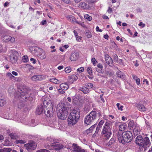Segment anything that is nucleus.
I'll return each instance as SVG.
<instances>
[{
	"mask_svg": "<svg viewBox=\"0 0 152 152\" xmlns=\"http://www.w3.org/2000/svg\"><path fill=\"white\" fill-rule=\"evenodd\" d=\"M87 70L89 75L90 76H91L92 74V70L91 67L90 66L88 67Z\"/></svg>",
	"mask_w": 152,
	"mask_h": 152,
	"instance_id": "c9c22d12",
	"label": "nucleus"
},
{
	"mask_svg": "<svg viewBox=\"0 0 152 152\" xmlns=\"http://www.w3.org/2000/svg\"><path fill=\"white\" fill-rule=\"evenodd\" d=\"M28 61V58H23L22 59V61L23 62H26Z\"/></svg>",
	"mask_w": 152,
	"mask_h": 152,
	"instance_id": "603ef678",
	"label": "nucleus"
},
{
	"mask_svg": "<svg viewBox=\"0 0 152 152\" xmlns=\"http://www.w3.org/2000/svg\"><path fill=\"white\" fill-rule=\"evenodd\" d=\"M72 68L70 66H68L65 68V72L66 73H69L71 71Z\"/></svg>",
	"mask_w": 152,
	"mask_h": 152,
	"instance_id": "58836bf2",
	"label": "nucleus"
},
{
	"mask_svg": "<svg viewBox=\"0 0 152 152\" xmlns=\"http://www.w3.org/2000/svg\"><path fill=\"white\" fill-rule=\"evenodd\" d=\"M6 103V100L2 96L0 97V107L4 106Z\"/></svg>",
	"mask_w": 152,
	"mask_h": 152,
	"instance_id": "473e14b6",
	"label": "nucleus"
},
{
	"mask_svg": "<svg viewBox=\"0 0 152 152\" xmlns=\"http://www.w3.org/2000/svg\"><path fill=\"white\" fill-rule=\"evenodd\" d=\"M138 25L139 26H142V27H144L145 26V24L143 23L142 22H140Z\"/></svg>",
	"mask_w": 152,
	"mask_h": 152,
	"instance_id": "bf43d9fd",
	"label": "nucleus"
},
{
	"mask_svg": "<svg viewBox=\"0 0 152 152\" xmlns=\"http://www.w3.org/2000/svg\"><path fill=\"white\" fill-rule=\"evenodd\" d=\"M10 114H9L8 115L9 116H6L5 117H4V118H5L6 119H12V118L10 116Z\"/></svg>",
	"mask_w": 152,
	"mask_h": 152,
	"instance_id": "0e129e2a",
	"label": "nucleus"
},
{
	"mask_svg": "<svg viewBox=\"0 0 152 152\" xmlns=\"http://www.w3.org/2000/svg\"><path fill=\"white\" fill-rule=\"evenodd\" d=\"M115 142V140L113 138H112L109 141L107 144V145L108 146H110Z\"/></svg>",
	"mask_w": 152,
	"mask_h": 152,
	"instance_id": "72a5a7b5",
	"label": "nucleus"
},
{
	"mask_svg": "<svg viewBox=\"0 0 152 152\" xmlns=\"http://www.w3.org/2000/svg\"><path fill=\"white\" fill-rule=\"evenodd\" d=\"M60 87L64 90H66L69 88V86L66 83H62L60 85Z\"/></svg>",
	"mask_w": 152,
	"mask_h": 152,
	"instance_id": "a878e982",
	"label": "nucleus"
},
{
	"mask_svg": "<svg viewBox=\"0 0 152 152\" xmlns=\"http://www.w3.org/2000/svg\"><path fill=\"white\" fill-rule=\"evenodd\" d=\"M105 60L107 63L110 66L113 65V61L111 58H105Z\"/></svg>",
	"mask_w": 152,
	"mask_h": 152,
	"instance_id": "b1692460",
	"label": "nucleus"
},
{
	"mask_svg": "<svg viewBox=\"0 0 152 152\" xmlns=\"http://www.w3.org/2000/svg\"><path fill=\"white\" fill-rule=\"evenodd\" d=\"M112 126L110 123L106 122L103 127L101 132V134L105 138L108 139L112 134Z\"/></svg>",
	"mask_w": 152,
	"mask_h": 152,
	"instance_id": "423d86ee",
	"label": "nucleus"
},
{
	"mask_svg": "<svg viewBox=\"0 0 152 152\" xmlns=\"http://www.w3.org/2000/svg\"><path fill=\"white\" fill-rule=\"evenodd\" d=\"M7 76L10 77V78H12V77H14V76L13 75L10 73V72H9V73H8L7 74Z\"/></svg>",
	"mask_w": 152,
	"mask_h": 152,
	"instance_id": "4d7b16f0",
	"label": "nucleus"
},
{
	"mask_svg": "<svg viewBox=\"0 0 152 152\" xmlns=\"http://www.w3.org/2000/svg\"><path fill=\"white\" fill-rule=\"evenodd\" d=\"M85 86L86 87L88 88V89H90L92 87L93 85L91 83H87L85 84Z\"/></svg>",
	"mask_w": 152,
	"mask_h": 152,
	"instance_id": "37998d69",
	"label": "nucleus"
},
{
	"mask_svg": "<svg viewBox=\"0 0 152 152\" xmlns=\"http://www.w3.org/2000/svg\"><path fill=\"white\" fill-rule=\"evenodd\" d=\"M30 60L31 61H32V63L34 64L36 63V60H35L34 59L32 58H31L30 59Z\"/></svg>",
	"mask_w": 152,
	"mask_h": 152,
	"instance_id": "338daca9",
	"label": "nucleus"
},
{
	"mask_svg": "<svg viewBox=\"0 0 152 152\" xmlns=\"http://www.w3.org/2000/svg\"><path fill=\"white\" fill-rule=\"evenodd\" d=\"M89 3H94L97 1L99 0H87Z\"/></svg>",
	"mask_w": 152,
	"mask_h": 152,
	"instance_id": "09e8293b",
	"label": "nucleus"
},
{
	"mask_svg": "<svg viewBox=\"0 0 152 152\" xmlns=\"http://www.w3.org/2000/svg\"><path fill=\"white\" fill-rule=\"evenodd\" d=\"M143 82L144 83L143 84L146 83L147 86L149 85V82L146 79H144L143 81Z\"/></svg>",
	"mask_w": 152,
	"mask_h": 152,
	"instance_id": "e2e57ef3",
	"label": "nucleus"
},
{
	"mask_svg": "<svg viewBox=\"0 0 152 152\" xmlns=\"http://www.w3.org/2000/svg\"><path fill=\"white\" fill-rule=\"evenodd\" d=\"M20 55L15 50H13L12 53L10 55V57H18L21 55L20 53Z\"/></svg>",
	"mask_w": 152,
	"mask_h": 152,
	"instance_id": "5701e85b",
	"label": "nucleus"
},
{
	"mask_svg": "<svg viewBox=\"0 0 152 152\" xmlns=\"http://www.w3.org/2000/svg\"><path fill=\"white\" fill-rule=\"evenodd\" d=\"M12 150V149L10 148H4L0 149V152H10Z\"/></svg>",
	"mask_w": 152,
	"mask_h": 152,
	"instance_id": "c756f323",
	"label": "nucleus"
},
{
	"mask_svg": "<svg viewBox=\"0 0 152 152\" xmlns=\"http://www.w3.org/2000/svg\"><path fill=\"white\" fill-rule=\"evenodd\" d=\"M97 117V112L93 110L86 116L84 118V123L88 125L93 123Z\"/></svg>",
	"mask_w": 152,
	"mask_h": 152,
	"instance_id": "6e6552de",
	"label": "nucleus"
},
{
	"mask_svg": "<svg viewBox=\"0 0 152 152\" xmlns=\"http://www.w3.org/2000/svg\"><path fill=\"white\" fill-rule=\"evenodd\" d=\"M84 18L89 21H91L92 19V17L90 16L88 14H86L84 15Z\"/></svg>",
	"mask_w": 152,
	"mask_h": 152,
	"instance_id": "e433bc0d",
	"label": "nucleus"
},
{
	"mask_svg": "<svg viewBox=\"0 0 152 152\" xmlns=\"http://www.w3.org/2000/svg\"><path fill=\"white\" fill-rule=\"evenodd\" d=\"M137 107L140 111H145L146 110V108L142 104H139L137 105Z\"/></svg>",
	"mask_w": 152,
	"mask_h": 152,
	"instance_id": "393cba45",
	"label": "nucleus"
},
{
	"mask_svg": "<svg viewBox=\"0 0 152 152\" xmlns=\"http://www.w3.org/2000/svg\"><path fill=\"white\" fill-rule=\"evenodd\" d=\"M45 78H46V77L44 75H35L31 77V80L33 81H37L42 80Z\"/></svg>",
	"mask_w": 152,
	"mask_h": 152,
	"instance_id": "ddd939ff",
	"label": "nucleus"
},
{
	"mask_svg": "<svg viewBox=\"0 0 152 152\" xmlns=\"http://www.w3.org/2000/svg\"><path fill=\"white\" fill-rule=\"evenodd\" d=\"M16 143L17 144L20 143V144H24L26 143V141L25 140H16Z\"/></svg>",
	"mask_w": 152,
	"mask_h": 152,
	"instance_id": "4c0bfd02",
	"label": "nucleus"
},
{
	"mask_svg": "<svg viewBox=\"0 0 152 152\" xmlns=\"http://www.w3.org/2000/svg\"><path fill=\"white\" fill-rule=\"evenodd\" d=\"M69 78L70 80H71V82L72 83L76 81L78 78L75 75H72L71 76H69Z\"/></svg>",
	"mask_w": 152,
	"mask_h": 152,
	"instance_id": "cd10ccee",
	"label": "nucleus"
},
{
	"mask_svg": "<svg viewBox=\"0 0 152 152\" xmlns=\"http://www.w3.org/2000/svg\"><path fill=\"white\" fill-rule=\"evenodd\" d=\"M101 128L97 126V127L96 128V131L95 132L94 134H98V133L99 132V130H100Z\"/></svg>",
	"mask_w": 152,
	"mask_h": 152,
	"instance_id": "3c124183",
	"label": "nucleus"
},
{
	"mask_svg": "<svg viewBox=\"0 0 152 152\" xmlns=\"http://www.w3.org/2000/svg\"><path fill=\"white\" fill-rule=\"evenodd\" d=\"M135 142L139 146V149L141 151H144L145 148L149 147L151 144L149 138L147 137L143 138L140 135L137 137L135 139Z\"/></svg>",
	"mask_w": 152,
	"mask_h": 152,
	"instance_id": "f257e3e1",
	"label": "nucleus"
},
{
	"mask_svg": "<svg viewBox=\"0 0 152 152\" xmlns=\"http://www.w3.org/2000/svg\"><path fill=\"white\" fill-rule=\"evenodd\" d=\"M136 124H135L133 121H129L128 125V127L130 130H132L134 129Z\"/></svg>",
	"mask_w": 152,
	"mask_h": 152,
	"instance_id": "bb28decb",
	"label": "nucleus"
},
{
	"mask_svg": "<svg viewBox=\"0 0 152 152\" xmlns=\"http://www.w3.org/2000/svg\"><path fill=\"white\" fill-rule=\"evenodd\" d=\"M79 7L84 10H88L89 9L90 7L86 3L81 2L80 3Z\"/></svg>",
	"mask_w": 152,
	"mask_h": 152,
	"instance_id": "f3484780",
	"label": "nucleus"
},
{
	"mask_svg": "<svg viewBox=\"0 0 152 152\" xmlns=\"http://www.w3.org/2000/svg\"><path fill=\"white\" fill-rule=\"evenodd\" d=\"M79 56V52L76 51L72 53L71 54V56L72 57H78Z\"/></svg>",
	"mask_w": 152,
	"mask_h": 152,
	"instance_id": "f704fd0d",
	"label": "nucleus"
},
{
	"mask_svg": "<svg viewBox=\"0 0 152 152\" xmlns=\"http://www.w3.org/2000/svg\"><path fill=\"white\" fill-rule=\"evenodd\" d=\"M28 69L29 70L33 69H34L33 67L32 66H30L29 65H28Z\"/></svg>",
	"mask_w": 152,
	"mask_h": 152,
	"instance_id": "774afa93",
	"label": "nucleus"
},
{
	"mask_svg": "<svg viewBox=\"0 0 152 152\" xmlns=\"http://www.w3.org/2000/svg\"><path fill=\"white\" fill-rule=\"evenodd\" d=\"M85 35L88 38L91 37L92 36L91 33L90 31H88L86 32Z\"/></svg>",
	"mask_w": 152,
	"mask_h": 152,
	"instance_id": "a18cd8bd",
	"label": "nucleus"
},
{
	"mask_svg": "<svg viewBox=\"0 0 152 152\" xmlns=\"http://www.w3.org/2000/svg\"><path fill=\"white\" fill-rule=\"evenodd\" d=\"M47 99L46 98L44 99L43 106L42 105H40L37 107L36 112V114L38 115H40L44 111V113L46 116L45 118L46 119L47 117L48 111L46 112V110H47L48 109L47 108Z\"/></svg>",
	"mask_w": 152,
	"mask_h": 152,
	"instance_id": "1a4fd4ad",
	"label": "nucleus"
},
{
	"mask_svg": "<svg viewBox=\"0 0 152 152\" xmlns=\"http://www.w3.org/2000/svg\"><path fill=\"white\" fill-rule=\"evenodd\" d=\"M126 124H121L119 126V131H124L126 127Z\"/></svg>",
	"mask_w": 152,
	"mask_h": 152,
	"instance_id": "2f4dec72",
	"label": "nucleus"
},
{
	"mask_svg": "<svg viewBox=\"0 0 152 152\" xmlns=\"http://www.w3.org/2000/svg\"><path fill=\"white\" fill-rule=\"evenodd\" d=\"M72 146L73 147V151L74 152H86V150L83 149L77 144L73 143Z\"/></svg>",
	"mask_w": 152,
	"mask_h": 152,
	"instance_id": "f8f14e48",
	"label": "nucleus"
},
{
	"mask_svg": "<svg viewBox=\"0 0 152 152\" xmlns=\"http://www.w3.org/2000/svg\"><path fill=\"white\" fill-rule=\"evenodd\" d=\"M10 60L11 63H14L16 62L17 60V58H10Z\"/></svg>",
	"mask_w": 152,
	"mask_h": 152,
	"instance_id": "79ce46f5",
	"label": "nucleus"
},
{
	"mask_svg": "<svg viewBox=\"0 0 152 152\" xmlns=\"http://www.w3.org/2000/svg\"><path fill=\"white\" fill-rule=\"evenodd\" d=\"M23 104L22 103H19L18 104V107L20 109H21L23 107Z\"/></svg>",
	"mask_w": 152,
	"mask_h": 152,
	"instance_id": "8fccbe9b",
	"label": "nucleus"
},
{
	"mask_svg": "<svg viewBox=\"0 0 152 152\" xmlns=\"http://www.w3.org/2000/svg\"><path fill=\"white\" fill-rule=\"evenodd\" d=\"M118 110H121V111L123 110V106L120 105V104L118 103L116 104Z\"/></svg>",
	"mask_w": 152,
	"mask_h": 152,
	"instance_id": "a19ab883",
	"label": "nucleus"
},
{
	"mask_svg": "<svg viewBox=\"0 0 152 152\" xmlns=\"http://www.w3.org/2000/svg\"><path fill=\"white\" fill-rule=\"evenodd\" d=\"M117 136L119 142L124 144L130 142L133 138L132 134L129 131L124 132L122 134H118Z\"/></svg>",
	"mask_w": 152,
	"mask_h": 152,
	"instance_id": "f03ea898",
	"label": "nucleus"
},
{
	"mask_svg": "<svg viewBox=\"0 0 152 152\" xmlns=\"http://www.w3.org/2000/svg\"><path fill=\"white\" fill-rule=\"evenodd\" d=\"M37 152H48V150L45 149H41L37 151Z\"/></svg>",
	"mask_w": 152,
	"mask_h": 152,
	"instance_id": "6e6d98bb",
	"label": "nucleus"
},
{
	"mask_svg": "<svg viewBox=\"0 0 152 152\" xmlns=\"http://www.w3.org/2000/svg\"><path fill=\"white\" fill-rule=\"evenodd\" d=\"M56 142L53 139L50 137L48 138V149H50L52 148L53 146V145Z\"/></svg>",
	"mask_w": 152,
	"mask_h": 152,
	"instance_id": "a211bd4d",
	"label": "nucleus"
},
{
	"mask_svg": "<svg viewBox=\"0 0 152 152\" xmlns=\"http://www.w3.org/2000/svg\"><path fill=\"white\" fill-rule=\"evenodd\" d=\"M65 3L66 4H68L70 2V0H61Z\"/></svg>",
	"mask_w": 152,
	"mask_h": 152,
	"instance_id": "69168bd1",
	"label": "nucleus"
},
{
	"mask_svg": "<svg viewBox=\"0 0 152 152\" xmlns=\"http://www.w3.org/2000/svg\"><path fill=\"white\" fill-rule=\"evenodd\" d=\"M96 69L98 72L102 73L103 72V67L102 64L100 63L98 64L97 67L96 68Z\"/></svg>",
	"mask_w": 152,
	"mask_h": 152,
	"instance_id": "6ab92c4d",
	"label": "nucleus"
},
{
	"mask_svg": "<svg viewBox=\"0 0 152 152\" xmlns=\"http://www.w3.org/2000/svg\"><path fill=\"white\" fill-rule=\"evenodd\" d=\"M29 49L31 53L35 56H40L42 55V50L39 47L31 46L30 47Z\"/></svg>",
	"mask_w": 152,
	"mask_h": 152,
	"instance_id": "9d476101",
	"label": "nucleus"
},
{
	"mask_svg": "<svg viewBox=\"0 0 152 152\" xmlns=\"http://www.w3.org/2000/svg\"><path fill=\"white\" fill-rule=\"evenodd\" d=\"M47 23V20H44L41 21L40 23V24L42 25H44Z\"/></svg>",
	"mask_w": 152,
	"mask_h": 152,
	"instance_id": "5fc2aeb1",
	"label": "nucleus"
},
{
	"mask_svg": "<svg viewBox=\"0 0 152 152\" xmlns=\"http://www.w3.org/2000/svg\"><path fill=\"white\" fill-rule=\"evenodd\" d=\"M80 117V112L78 109H74L70 114L68 119L69 126L75 125L78 122Z\"/></svg>",
	"mask_w": 152,
	"mask_h": 152,
	"instance_id": "7ed1b4c3",
	"label": "nucleus"
},
{
	"mask_svg": "<svg viewBox=\"0 0 152 152\" xmlns=\"http://www.w3.org/2000/svg\"><path fill=\"white\" fill-rule=\"evenodd\" d=\"M65 90L62 89L61 88L59 89L58 90V92L61 94H64L65 93Z\"/></svg>",
	"mask_w": 152,
	"mask_h": 152,
	"instance_id": "864d4df0",
	"label": "nucleus"
},
{
	"mask_svg": "<svg viewBox=\"0 0 152 152\" xmlns=\"http://www.w3.org/2000/svg\"><path fill=\"white\" fill-rule=\"evenodd\" d=\"M132 130L133 131L134 135H137L140 134L141 129L138 125L136 124L134 129Z\"/></svg>",
	"mask_w": 152,
	"mask_h": 152,
	"instance_id": "dca6fc26",
	"label": "nucleus"
},
{
	"mask_svg": "<svg viewBox=\"0 0 152 152\" xmlns=\"http://www.w3.org/2000/svg\"><path fill=\"white\" fill-rule=\"evenodd\" d=\"M107 12L109 13H111L112 12V8H110V7H109L107 11Z\"/></svg>",
	"mask_w": 152,
	"mask_h": 152,
	"instance_id": "052dcab7",
	"label": "nucleus"
},
{
	"mask_svg": "<svg viewBox=\"0 0 152 152\" xmlns=\"http://www.w3.org/2000/svg\"><path fill=\"white\" fill-rule=\"evenodd\" d=\"M96 30L97 31H99L100 32H102V29H99V28L98 26L96 27Z\"/></svg>",
	"mask_w": 152,
	"mask_h": 152,
	"instance_id": "680f3d73",
	"label": "nucleus"
},
{
	"mask_svg": "<svg viewBox=\"0 0 152 152\" xmlns=\"http://www.w3.org/2000/svg\"><path fill=\"white\" fill-rule=\"evenodd\" d=\"M49 81L55 84H59L60 83L61 81L58 80L56 78H51L49 80Z\"/></svg>",
	"mask_w": 152,
	"mask_h": 152,
	"instance_id": "c85d7f7f",
	"label": "nucleus"
},
{
	"mask_svg": "<svg viewBox=\"0 0 152 152\" xmlns=\"http://www.w3.org/2000/svg\"><path fill=\"white\" fill-rule=\"evenodd\" d=\"M58 106V110L57 112L58 117L60 119L64 120L66 118L68 115L67 107L63 103L59 104Z\"/></svg>",
	"mask_w": 152,
	"mask_h": 152,
	"instance_id": "39448f33",
	"label": "nucleus"
},
{
	"mask_svg": "<svg viewBox=\"0 0 152 152\" xmlns=\"http://www.w3.org/2000/svg\"><path fill=\"white\" fill-rule=\"evenodd\" d=\"M104 121L103 120H101L97 126L101 128L102 127V126L104 123Z\"/></svg>",
	"mask_w": 152,
	"mask_h": 152,
	"instance_id": "49530a36",
	"label": "nucleus"
},
{
	"mask_svg": "<svg viewBox=\"0 0 152 152\" xmlns=\"http://www.w3.org/2000/svg\"><path fill=\"white\" fill-rule=\"evenodd\" d=\"M3 40L6 42H10L12 43L15 42V39L14 37H11L9 35H6L4 37Z\"/></svg>",
	"mask_w": 152,
	"mask_h": 152,
	"instance_id": "4468645a",
	"label": "nucleus"
},
{
	"mask_svg": "<svg viewBox=\"0 0 152 152\" xmlns=\"http://www.w3.org/2000/svg\"><path fill=\"white\" fill-rule=\"evenodd\" d=\"M79 24L81 26L84 28H86V26L85 25L84 23L83 22L80 21V23Z\"/></svg>",
	"mask_w": 152,
	"mask_h": 152,
	"instance_id": "13d9d810",
	"label": "nucleus"
},
{
	"mask_svg": "<svg viewBox=\"0 0 152 152\" xmlns=\"http://www.w3.org/2000/svg\"><path fill=\"white\" fill-rule=\"evenodd\" d=\"M79 90L81 91L85 94H87L89 93V90L88 88L86 86H83L80 87L79 88Z\"/></svg>",
	"mask_w": 152,
	"mask_h": 152,
	"instance_id": "4be33fe9",
	"label": "nucleus"
},
{
	"mask_svg": "<svg viewBox=\"0 0 152 152\" xmlns=\"http://www.w3.org/2000/svg\"><path fill=\"white\" fill-rule=\"evenodd\" d=\"M30 91L26 89H22L18 90V93L15 96V97H18L19 99H21L22 101L28 100L31 101L32 100L33 98L30 96Z\"/></svg>",
	"mask_w": 152,
	"mask_h": 152,
	"instance_id": "20e7f679",
	"label": "nucleus"
},
{
	"mask_svg": "<svg viewBox=\"0 0 152 152\" xmlns=\"http://www.w3.org/2000/svg\"><path fill=\"white\" fill-rule=\"evenodd\" d=\"M24 146L28 151H30L36 149L37 145L33 141H31L29 143L24 145Z\"/></svg>",
	"mask_w": 152,
	"mask_h": 152,
	"instance_id": "9b49d317",
	"label": "nucleus"
},
{
	"mask_svg": "<svg viewBox=\"0 0 152 152\" xmlns=\"http://www.w3.org/2000/svg\"><path fill=\"white\" fill-rule=\"evenodd\" d=\"M54 99V96L53 95L49 96V98H48L49 99L48 101V105L50 104V109L48 110V114L49 115V117H48V119L51 123H53L54 120L53 117V107Z\"/></svg>",
	"mask_w": 152,
	"mask_h": 152,
	"instance_id": "0eeeda50",
	"label": "nucleus"
},
{
	"mask_svg": "<svg viewBox=\"0 0 152 152\" xmlns=\"http://www.w3.org/2000/svg\"><path fill=\"white\" fill-rule=\"evenodd\" d=\"M67 19L71 22H74L75 20V18L72 15H68L66 17Z\"/></svg>",
	"mask_w": 152,
	"mask_h": 152,
	"instance_id": "7c9ffc66",
	"label": "nucleus"
},
{
	"mask_svg": "<svg viewBox=\"0 0 152 152\" xmlns=\"http://www.w3.org/2000/svg\"><path fill=\"white\" fill-rule=\"evenodd\" d=\"M84 68L83 67H81L77 69V71L78 72L81 73L83 72L84 71Z\"/></svg>",
	"mask_w": 152,
	"mask_h": 152,
	"instance_id": "c03bdc74",
	"label": "nucleus"
},
{
	"mask_svg": "<svg viewBox=\"0 0 152 152\" xmlns=\"http://www.w3.org/2000/svg\"><path fill=\"white\" fill-rule=\"evenodd\" d=\"M23 123L26 125H28L29 126H34L38 124L36 123L35 122V121L34 119H32L30 122H23Z\"/></svg>",
	"mask_w": 152,
	"mask_h": 152,
	"instance_id": "412c9836",
	"label": "nucleus"
},
{
	"mask_svg": "<svg viewBox=\"0 0 152 152\" xmlns=\"http://www.w3.org/2000/svg\"><path fill=\"white\" fill-rule=\"evenodd\" d=\"M63 147V145L61 144L55 143V144L53 145L51 149L56 151H59Z\"/></svg>",
	"mask_w": 152,
	"mask_h": 152,
	"instance_id": "2eb2a0df",
	"label": "nucleus"
},
{
	"mask_svg": "<svg viewBox=\"0 0 152 152\" xmlns=\"http://www.w3.org/2000/svg\"><path fill=\"white\" fill-rule=\"evenodd\" d=\"M117 77L121 78L123 80H125L126 76L123 72L120 70H118L116 72Z\"/></svg>",
	"mask_w": 152,
	"mask_h": 152,
	"instance_id": "aec40b11",
	"label": "nucleus"
},
{
	"mask_svg": "<svg viewBox=\"0 0 152 152\" xmlns=\"http://www.w3.org/2000/svg\"><path fill=\"white\" fill-rule=\"evenodd\" d=\"M91 61L93 63V64L95 66L96 64L97 63V61H96V59L95 58H93L91 59Z\"/></svg>",
	"mask_w": 152,
	"mask_h": 152,
	"instance_id": "de8ad7c7",
	"label": "nucleus"
},
{
	"mask_svg": "<svg viewBox=\"0 0 152 152\" xmlns=\"http://www.w3.org/2000/svg\"><path fill=\"white\" fill-rule=\"evenodd\" d=\"M96 124H95L91 126L90 128L86 130V132H87L88 131H90L89 132H92V131L93 130V129L95 128V126H96Z\"/></svg>",
	"mask_w": 152,
	"mask_h": 152,
	"instance_id": "ea45409f",
	"label": "nucleus"
}]
</instances>
